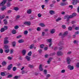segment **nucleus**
I'll list each match as a JSON object with an SVG mask.
<instances>
[{"label": "nucleus", "instance_id": "obj_64", "mask_svg": "<svg viewBox=\"0 0 79 79\" xmlns=\"http://www.w3.org/2000/svg\"><path fill=\"white\" fill-rule=\"evenodd\" d=\"M79 34V31H77V32H75V34Z\"/></svg>", "mask_w": 79, "mask_h": 79}, {"label": "nucleus", "instance_id": "obj_63", "mask_svg": "<svg viewBox=\"0 0 79 79\" xmlns=\"http://www.w3.org/2000/svg\"><path fill=\"white\" fill-rule=\"evenodd\" d=\"M7 69H8V70H10V65H9L8 66Z\"/></svg>", "mask_w": 79, "mask_h": 79}, {"label": "nucleus", "instance_id": "obj_51", "mask_svg": "<svg viewBox=\"0 0 79 79\" xmlns=\"http://www.w3.org/2000/svg\"><path fill=\"white\" fill-rule=\"evenodd\" d=\"M4 29L5 30H6L8 29V26H6L4 27Z\"/></svg>", "mask_w": 79, "mask_h": 79}, {"label": "nucleus", "instance_id": "obj_40", "mask_svg": "<svg viewBox=\"0 0 79 79\" xmlns=\"http://www.w3.org/2000/svg\"><path fill=\"white\" fill-rule=\"evenodd\" d=\"M37 31H41V28L38 27L37 28Z\"/></svg>", "mask_w": 79, "mask_h": 79}, {"label": "nucleus", "instance_id": "obj_19", "mask_svg": "<svg viewBox=\"0 0 79 79\" xmlns=\"http://www.w3.org/2000/svg\"><path fill=\"white\" fill-rule=\"evenodd\" d=\"M2 66H5L6 64V62L5 61H3L2 63Z\"/></svg>", "mask_w": 79, "mask_h": 79}, {"label": "nucleus", "instance_id": "obj_22", "mask_svg": "<svg viewBox=\"0 0 79 79\" xmlns=\"http://www.w3.org/2000/svg\"><path fill=\"white\" fill-rule=\"evenodd\" d=\"M40 25L41 27H45V24H44V23H40Z\"/></svg>", "mask_w": 79, "mask_h": 79}, {"label": "nucleus", "instance_id": "obj_23", "mask_svg": "<svg viewBox=\"0 0 79 79\" xmlns=\"http://www.w3.org/2000/svg\"><path fill=\"white\" fill-rule=\"evenodd\" d=\"M12 33L13 34H15L16 33V31L15 30H13L12 31Z\"/></svg>", "mask_w": 79, "mask_h": 79}, {"label": "nucleus", "instance_id": "obj_37", "mask_svg": "<svg viewBox=\"0 0 79 79\" xmlns=\"http://www.w3.org/2000/svg\"><path fill=\"white\" fill-rule=\"evenodd\" d=\"M63 44V42H60L58 44V45L59 46H60V45H62V44Z\"/></svg>", "mask_w": 79, "mask_h": 79}, {"label": "nucleus", "instance_id": "obj_15", "mask_svg": "<svg viewBox=\"0 0 79 79\" xmlns=\"http://www.w3.org/2000/svg\"><path fill=\"white\" fill-rule=\"evenodd\" d=\"M24 42V40L23 39L19 40L18 41V43H23V42Z\"/></svg>", "mask_w": 79, "mask_h": 79}, {"label": "nucleus", "instance_id": "obj_45", "mask_svg": "<svg viewBox=\"0 0 79 79\" xmlns=\"http://www.w3.org/2000/svg\"><path fill=\"white\" fill-rule=\"evenodd\" d=\"M19 76H15L14 77V79H18Z\"/></svg>", "mask_w": 79, "mask_h": 79}, {"label": "nucleus", "instance_id": "obj_28", "mask_svg": "<svg viewBox=\"0 0 79 79\" xmlns=\"http://www.w3.org/2000/svg\"><path fill=\"white\" fill-rule=\"evenodd\" d=\"M31 55H32V52H31V51H30L27 54V55H28V56H31Z\"/></svg>", "mask_w": 79, "mask_h": 79}, {"label": "nucleus", "instance_id": "obj_1", "mask_svg": "<svg viewBox=\"0 0 79 79\" xmlns=\"http://www.w3.org/2000/svg\"><path fill=\"white\" fill-rule=\"evenodd\" d=\"M39 69L40 71H43L44 69L42 67V64H40L39 66Z\"/></svg>", "mask_w": 79, "mask_h": 79}, {"label": "nucleus", "instance_id": "obj_14", "mask_svg": "<svg viewBox=\"0 0 79 79\" xmlns=\"http://www.w3.org/2000/svg\"><path fill=\"white\" fill-rule=\"evenodd\" d=\"M52 59H53V58L52 57L49 58V59L47 61L48 64H49V63H50L51 62V61H52Z\"/></svg>", "mask_w": 79, "mask_h": 79}, {"label": "nucleus", "instance_id": "obj_59", "mask_svg": "<svg viewBox=\"0 0 79 79\" xmlns=\"http://www.w3.org/2000/svg\"><path fill=\"white\" fill-rule=\"evenodd\" d=\"M69 8H70L71 9H73V5H69Z\"/></svg>", "mask_w": 79, "mask_h": 79}, {"label": "nucleus", "instance_id": "obj_7", "mask_svg": "<svg viewBox=\"0 0 79 79\" xmlns=\"http://www.w3.org/2000/svg\"><path fill=\"white\" fill-rule=\"evenodd\" d=\"M25 58L28 61H29L31 60V57L29 56H27L25 57Z\"/></svg>", "mask_w": 79, "mask_h": 79}, {"label": "nucleus", "instance_id": "obj_26", "mask_svg": "<svg viewBox=\"0 0 79 79\" xmlns=\"http://www.w3.org/2000/svg\"><path fill=\"white\" fill-rule=\"evenodd\" d=\"M3 22L5 24H7V20L6 19H4L3 21Z\"/></svg>", "mask_w": 79, "mask_h": 79}, {"label": "nucleus", "instance_id": "obj_5", "mask_svg": "<svg viewBox=\"0 0 79 79\" xmlns=\"http://www.w3.org/2000/svg\"><path fill=\"white\" fill-rule=\"evenodd\" d=\"M6 2V0H4L2 3H0V6H3L5 5V3Z\"/></svg>", "mask_w": 79, "mask_h": 79}, {"label": "nucleus", "instance_id": "obj_9", "mask_svg": "<svg viewBox=\"0 0 79 79\" xmlns=\"http://www.w3.org/2000/svg\"><path fill=\"white\" fill-rule=\"evenodd\" d=\"M12 45L13 47H16V43L15 41H14L12 43Z\"/></svg>", "mask_w": 79, "mask_h": 79}, {"label": "nucleus", "instance_id": "obj_30", "mask_svg": "<svg viewBox=\"0 0 79 79\" xmlns=\"http://www.w3.org/2000/svg\"><path fill=\"white\" fill-rule=\"evenodd\" d=\"M14 9L15 11H18V10H19V8L17 7H16L14 8Z\"/></svg>", "mask_w": 79, "mask_h": 79}, {"label": "nucleus", "instance_id": "obj_52", "mask_svg": "<svg viewBox=\"0 0 79 79\" xmlns=\"http://www.w3.org/2000/svg\"><path fill=\"white\" fill-rule=\"evenodd\" d=\"M66 4H65V3H61V4H60V5L61 6H64V5H66Z\"/></svg>", "mask_w": 79, "mask_h": 79}, {"label": "nucleus", "instance_id": "obj_21", "mask_svg": "<svg viewBox=\"0 0 79 79\" xmlns=\"http://www.w3.org/2000/svg\"><path fill=\"white\" fill-rule=\"evenodd\" d=\"M5 9H6V7H5V6H4L1 8V10H2V11H3V10H5Z\"/></svg>", "mask_w": 79, "mask_h": 79}, {"label": "nucleus", "instance_id": "obj_47", "mask_svg": "<svg viewBox=\"0 0 79 79\" xmlns=\"http://www.w3.org/2000/svg\"><path fill=\"white\" fill-rule=\"evenodd\" d=\"M38 16L39 18H40L42 15H41V14L40 13H39L38 14Z\"/></svg>", "mask_w": 79, "mask_h": 79}, {"label": "nucleus", "instance_id": "obj_13", "mask_svg": "<svg viewBox=\"0 0 79 79\" xmlns=\"http://www.w3.org/2000/svg\"><path fill=\"white\" fill-rule=\"evenodd\" d=\"M67 18H71V15H67L64 16V19H67Z\"/></svg>", "mask_w": 79, "mask_h": 79}, {"label": "nucleus", "instance_id": "obj_42", "mask_svg": "<svg viewBox=\"0 0 79 79\" xmlns=\"http://www.w3.org/2000/svg\"><path fill=\"white\" fill-rule=\"evenodd\" d=\"M9 51H10V50L7 49V50H5V53H8V52H9Z\"/></svg>", "mask_w": 79, "mask_h": 79}, {"label": "nucleus", "instance_id": "obj_36", "mask_svg": "<svg viewBox=\"0 0 79 79\" xmlns=\"http://www.w3.org/2000/svg\"><path fill=\"white\" fill-rule=\"evenodd\" d=\"M44 47V44H41L40 45V48H43Z\"/></svg>", "mask_w": 79, "mask_h": 79}, {"label": "nucleus", "instance_id": "obj_24", "mask_svg": "<svg viewBox=\"0 0 79 79\" xmlns=\"http://www.w3.org/2000/svg\"><path fill=\"white\" fill-rule=\"evenodd\" d=\"M68 33L67 31H66L64 33V34H63L64 36H66V35H67L68 34Z\"/></svg>", "mask_w": 79, "mask_h": 79}, {"label": "nucleus", "instance_id": "obj_34", "mask_svg": "<svg viewBox=\"0 0 79 79\" xmlns=\"http://www.w3.org/2000/svg\"><path fill=\"white\" fill-rule=\"evenodd\" d=\"M24 34L25 35H26L28 34V31H24Z\"/></svg>", "mask_w": 79, "mask_h": 79}, {"label": "nucleus", "instance_id": "obj_8", "mask_svg": "<svg viewBox=\"0 0 79 79\" xmlns=\"http://www.w3.org/2000/svg\"><path fill=\"white\" fill-rule=\"evenodd\" d=\"M55 32V29H51L50 31V33L51 34H54Z\"/></svg>", "mask_w": 79, "mask_h": 79}, {"label": "nucleus", "instance_id": "obj_50", "mask_svg": "<svg viewBox=\"0 0 79 79\" xmlns=\"http://www.w3.org/2000/svg\"><path fill=\"white\" fill-rule=\"evenodd\" d=\"M42 52V49H39L38 50V52L40 53H41Z\"/></svg>", "mask_w": 79, "mask_h": 79}, {"label": "nucleus", "instance_id": "obj_56", "mask_svg": "<svg viewBox=\"0 0 79 79\" xmlns=\"http://www.w3.org/2000/svg\"><path fill=\"white\" fill-rule=\"evenodd\" d=\"M19 28V27L18 26H16L15 27V29H18Z\"/></svg>", "mask_w": 79, "mask_h": 79}, {"label": "nucleus", "instance_id": "obj_46", "mask_svg": "<svg viewBox=\"0 0 79 79\" xmlns=\"http://www.w3.org/2000/svg\"><path fill=\"white\" fill-rule=\"evenodd\" d=\"M25 73H27V72H26L24 71H23L22 72V74H25Z\"/></svg>", "mask_w": 79, "mask_h": 79}, {"label": "nucleus", "instance_id": "obj_3", "mask_svg": "<svg viewBox=\"0 0 79 79\" xmlns=\"http://www.w3.org/2000/svg\"><path fill=\"white\" fill-rule=\"evenodd\" d=\"M77 3H79V0H74L73 1V5H75L77 4Z\"/></svg>", "mask_w": 79, "mask_h": 79}, {"label": "nucleus", "instance_id": "obj_10", "mask_svg": "<svg viewBox=\"0 0 79 79\" xmlns=\"http://www.w3.org/2000/svg\"><path fill=\"white\" fill-rule=\"evenodd\" d=\"M49 13L51 15H54L55 13V12L54 10H50L49 11Z\"/></svg>", "mask_w": 79, "mask_h": 79}, {"label": "nucleus", "instance_id": "obj_43", "mask_svg": "<svg viewBox=\"0 0 79 79\" xmlns=\"http://www.w3.org/2000/svg\"><path fill=\"white\" fill-rule=\"evenodd\" d=\"M5 17V15H2V16H0V18L1 19H3Z\"/></svg>", "mask_w": 79, "mask_h": 79}, {"label": "nucleus", "instance_id": "obj_54", "mask_svg": "<svg viewBox=\"0 0 79 79\" xmlns=\"http://www.w3.org/2000/svg\"><path fill=\"white\" fill-rule=\"evenodd\" d=\"M51 76V75L49 74H48L46 75V77L48 78V77H50Z\"/></svg>", "mask_w": 79, "mask_h": 79}, {"label": "nucleus", "instance_id": "obj_61", "mask_svg": "<svg viewBox=\"0 0 79 79\" xmlns=\"http://www.w3.org/2000/svg\"><path fill=\"white\" fill-rule=\"evenodd\" d=\"M20 17V16L19 15H17L16 16V19H19V17Z\"/></svg>", "mask_w": 79, "mask_h": 79}, {"label": "nucleus", "instance_id": "obj_17", "mask_svg": "<svg viewBox=\"0 0 79 79\" xmlns=\"http://www.w3.org/2000/svg\"><path fill=\"white\" fill-rule=\"evenodd\" d=\"M76 16V13H74L72 15H70L71 18L75 17Z\"/></svg>", "mask_w": 79, "mask_h": 79}, {"label": "nucleus", "instance_id": "obj_35", "mask_svg": "<svg viewBox=\"0 0 79 79\" xmlns=\"http://www.w3.org/2000/svg\"><path fill=\"white\" fill-rule=\"evenodd\" d=\"M44 74L46 75L47 73V70H44Z\"/></svg>", "mask_w": 79, "mask_h": 79}, {"label": "nucleus", "instance_id": "obj_4", "mask_svg": "<svg viewBox=\"0 0 79 79\" xmlns=\"http://www.w3.org/2000/svg\"><path fill=\"white\" fill-rule=\"evenodd\" d=\"M68 68L70 70H73V69H74V67H73V66H71L70 65H69L68 66Z\"/></svg>", "mask_w": 79, "mask_h": 79}, {"label": "nucleus", "instance_id": "obj_57", "mask_svg": "<svg viewBox=\"0 0 79 79\" xmlns=\"http://www.w3.org/2000/svg\"><path fill=\"white\" fill-rule=\"evenodd\" d=\"M3 49H0V53H3Z\"/></svg>", "mask_w": 79, "mask_h": 79}, {"label": "nucleus", "instance_id": "obj_27", "mask_svg": "<svg viewBox=\"0 0 79 79\" xmlns=\"http://www.w3.org/2000/svg\"><path fill=\"white\" fill-rule=\"evenodd\" d=\"M5 30V28H2L1 29V32H4Z\"/></svg>", "mask_w": 79, "mask_h": 79}, {"label": "nucleus", "instance_id": "obj_6", "mask_svg": "<svg viewBox=\"0 0 79 79\" xmlns=\"http://www.w3.org/2000/svg\"><path fill=\"white\" fill-rule=\"evenodd\" d=\"M24 24L27 26H30L31 25V22H25L24 23Z\"/></svg>", "mask_w": 79, "mask_h": 79}, {"label": "nucleus", "instance_id": "obj_49", "mask_svg": "<svg viewBox=\"0 0 79 79\" xmlns=\"http://www.w3.org/2000/svg\"><path fill=\"white\" fill-rule=\"evenodd\" d=\"M68 30H69V31H71V30H72V28L71 27H68Z\"/></svg>", "mask_w": 79, "mask_h": 79}, {"label": "nucleus", "instance_id": "obj_60", "mask_svg": "<svg viewBox=\"0 0 79 79\" xmlns=\"http://www.w3.org/2000/svg\"><path fill=\"white\" fill-rule=\"evenodd\" d=\"M47 40L48 41V42H52V39H48Z\"/></svg>", "mask_w": 79, "mask_h": 79}, {"label": "nucleus", "instance_id": "obj_39", "mask_svg": "<svg viewBox=\"0 0 79 79\" xmlns=\"http://www.w3.org/2000/svg\"><path fill=\"white\" fill-rule=\"evenodd\" d=\"M76 66L78 68H79V62H78L76 64Z\"/></svg>", "mask_w": 79, "mask_h": 79}, {"label": "nucleus", "instance_id": "obj_2", "mask_svg": "<svg viewBox=\"0 0 79 79\" xmlns=\"http://www.w3.org/2000/svg\"><path fill=\"white\" fill-rule=\"evenodd\" d=\"M9 43V41L8 40V38L6 37L4 41V44H8Z\"/></svg>", "mask_w": 79, "mask_h": 79}, {"label": "nucleus", "instance_id": "obj_44", "mask_svg": "<svg viewBox=\"0 0 79 79\" xmlns=\"http://www.w3.org/2000/svg\"><path fill=\"white\" fill-rule=\"evenodd\" d=\"M13 71H16V70L17 69V68L16 67H14L13 68Z\"/></svg>", "mask_w": 79, "mask_h": 79}, {"label": "nucleus", "instance_id": "obj_33", "mask_svg": "<svg viewBox=\"0 0 79 79\" xmlns=\"http://www.w3.org/2000/svg\"><path fill=\"white\" fill-rule=\"evenodd\" d=\"M1 76H5V72H1Z\"/></svg>", "mask_w": 79, "mask_h": 79}, {"label": "nucleus", "instance_id": "obj_48", "mask_svg": "<svg viewBox=\"0 0 79 79\" xmlns=\"http://www.w3.org/2000/svg\"><path fill=\"white\" fill-rule=\"evenodd\" d=\"M71 53H72V52H71V51L68 52L67 53V55H71Z\"/></svg>", "mask_w": 79, "mask_h": 79}, {"label": "nucleus", "instance_id": "obj_55", "mask_svg": "<svg viewBox=\"0 0 79 79\" xmlns=\"http://www.w3.org/2000/svg\"><path fill=\"white\" fill-rule=\"evenodd\" d=\"M45 32H42V36L43 37L44 36V35H45Z\"/></svg>", "mask_w": 79, "mask_h": 79}, {"label": "nucleus", "instance_id": "obj_62", "mask_svg": "<svg viewBox=\"0 0 79 79\" xmlns=\"http://www.w3.org/2000/svg\"><path fill=\"white\" fill-rule=\"evenodd\" d=\"M62 27L63 29H65V28H66V26L65 25H62Z\"/></svg>", "mask_w": 79, "mask_h": 79}, {"label": "nucleus", "instance_id": "obj_25", "mask_svg": "<svg viewBox=\"0 0 79 79\" xmlns=\"http://www.w3.org/2000/svg\"><path fill=\"white\" fill-rule=\"evenodd\" d=\"M34 44H31L30 45L29 48H30V49H32L34 48Z\"/></svg>", "mask_w": 79, "mask_h": 79}, {"label": "nucleus", "instance_id": "obj_38", "mask_svg": "<svg viewBox=\"0 0 79 79\" xmlns=\"http://www.w3.org/2000/svg\"><path fill=\"white\" fill-rule=\"evenodd\" d=\"M29 67V68H32L33 67H34V66H33V65H31V64H29L28 65Z\"/></svg>", "mask_w": 79, "mask_h": 79}, {"label": "nucleus", "instance_id": "obj_20", "mask_svg": "<svg viewBox=\"0 0 79 79\" xmlns=\"http://www.w3.org/2000/svg\"><path fill=\"white\" fill-rule=\"evenodd\" d=\"M61 18L59 17L56 20V22H58L59 21H61Z\"/></svg>", "mask_w": 79, "mask_h": 79}, {"label": "nucleus", "instance_id": "obj_11", "mask_svg": "<svg viewBox=\"0 0 79 79\" xmlns=\"http://www.w3.org/2000/svg\"><path fill=\"white\" fill-rule=\"evenodd\" d=\"M67 61L68 64H70V62H71V59L69 57H68L67 59Z\"/></svg>", "mask_w": 79, "mask_h": 79}, {"label": "nucleus", "instance_id": "obj_41", "mask_svg": "<svg viewBox=\"0 0 79 79\" xmlns=\"http://www.w3.org/2000/svg\"><path fill=\"white\" fill-rule=\"evenodd\" d=\"M10 0H9V2L7 3V6L8 7V6H10Z\"/></svg>", "mask_w": 79, "mask_h": 79}, {"label": "nucleus", "instance_id": "obj_29", "mask_svg": "<svg viewBox=\"0 0 79 79\" xmlns=\"http://www.w3.org/2000/svg\"><path fill=\"white\" fill-rule=\"evenodd\" d=\"M13 52H14L13 49H11L10 51V54H13Z\"/></svg>", "mask_w": 79, "mask_h": 79}, {"label": "nucleus", "instance_id": "obj_58", "mask_svg": "<svg viewBox=\"0 0 79 79\" xmlns=\"http://www.w3.org/2000/svg\"><path fill=\"white\" fill-rule=\"evenodd\" d=\"M75 29L77 31H78V30H79V27H76L75 28Z\"/></svg>", "mask_w": 79, "mask_h": 79}, {"label": "nucleus", "instance_id": "obj_32", "mask_svg": "<svg viewBox=\"0 0 79 79\" xmlns=\"http://www.w3.org/2000/svg\"><path fill=\"white\" fill-rule=\"evenodd\" d=\"M55 54H56L55 52H54L53 53L50 54V56H54V55H55Z\"/></svg>", "mask_w": 79, "mask_h": 79}, {"label": "nucleus", "instance_id": "obj_16", "mask_svg": "<svg viewBox=\"0 0 79 79\" xmlns=\"http://www.w3.org/2000/svg\"><path fill=\"white\" fill-rule=\"evenodd\" d=\"M26 53V50H23L22 51V53L23 55H25Z\"/></svg>", "mask_w": 79, "mask_h": 79}, {"label": "nucleus", "instance_id": "obj_12", "mask_svg": "<svg viewBox=\"0 0 79 79\" xmlns=\"http://www.w3.org/2000/svg\"><path fill=\"white\" fill-rule=\"evenodd\" d=\"M57 55L58 56H60V55H63V53L61 51H59L57 52Z\"/></svg>", "mask_w": 79, "mask_h": 79}, {"label": "nucleus", "instance_id": "obj_31", "mask_svg": "<svg viewBox=\"0 0 79 79\" xmlns=\"http://www.w3.org/2000/svg\"><path fill=\"white\" fill-rule=\"evenodd\" d=\"M9 47H8V46L6 45H5L4 46V48L5 49H7Z\"/></svg>", "mask_w": 79, "mask_h": 79}, {"label": "nucleus", "instance_id": "obj_53", "mask_svg": "<svg viewBox=\"0 0 79 79\" xmlns=\"http://www.w3.org/2000/svg\"><path fill=\"white\" fill-rule=\"evenodd\" d=\"M65 71L66 70H64V69H63L61 70V73H65Z\"/></svg>", "mask_w": 79, "mask_h": 79}, {"label": "nucleus", "instance_id": "obj_18", "mask_svg": "<svg viewBox=\"0 0 79 79\" xmlns=\"http://www.w3.org/2000/svg\"><path fill=\"white\" fill-rule=\"evenodd\" d=\"M32 13V10H31V9H28L27 10V13L28 14H31Z\"/></svg>", "mask_w": 79, "mask_h": 79}]
</instances>
